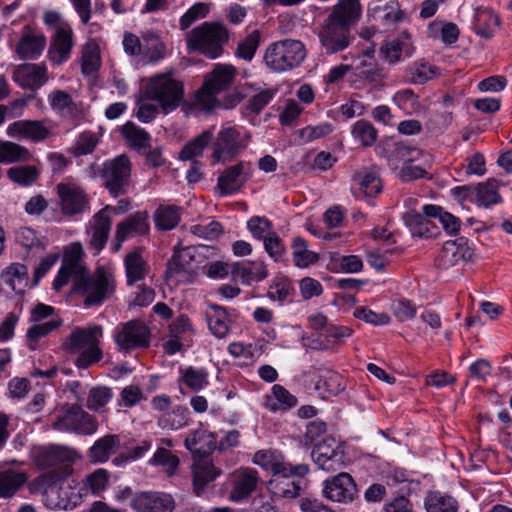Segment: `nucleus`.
Returning <instances> with one entry per match:
<instances>
[{"instance_id": "nucleus-25", "label": "nucleus", "mask_w": 512, "mask_h": 512, "mask_svg": "<svg viewBox=\"0 0 512 512\" xmlns=\"http://www.w3.org/2000/svg\"><path fill=\"white\" fill-rule=\"evenodd\" d=\"M71 490L72 488L69 485H61L60 487L56 485L49 486L43 494L45 506L54 510L74 509L80 503L81 495Z\"/></svg>"}, {"instance_id": "nucleus-52", "label": "nucleus", "mask_w": 512, "mask_h": 512, "mask_svg": "<svg viewBox=\"0 0 512 512\" xmlns=\"http://www.w3.org/2000/svg\"><path fill=\"white\" fill-rule=\"evenodd\" d=\"M180 381L189 389L199 391L208 385V373L192 366L180 369Z\"/></svg>"}, {"instance_id": "nucleus-1", "label": "nucleus", "mask_w": 512, "mask_h": 512, "mask_svg": "<svg viewBox=\"0 0 512 512\" xmlns=\"http://www.w3.org/2000/svg\"><path fill=\"white\" fill-rule=\"evenodd\" d=\"M115 290V275L103 266L96 268L93 273H81L74 282V291L83 298L86 307L103 304L114 295Z\"/></svg>"}, {"instance_id": "nucleus-20", "label": "nucleus", "mask_w": 512, "mask_h": 512, "mask_svg": "<svg viewBox=\"0 0 512 512\" xmlns=\"http://www.w3.org/2000/svg\"><path fill=\"white\" fill-rule=\"evenodd\" d=\"M74 46V33L70 24H63L51 36L48 58L54 65L66 62Z\"/></svg>"}, {"instance_id": "nucleus-63", "label": "nucleus", "mask_w": 512, "mask_h": 512, "mask_svg": "<svg viewBox=\"0 0 512 512\" xmlns=\"http://www.w3.org/2000/svg\"><path fill=\"white\" fill-rule=\"evenodd\" d=\"M293 290L291 282L284 276H279L273 279L270 285L267 296L273 301H284Z\"/></svg>"}, {"instance_id": "nucleus-30", "label": "nucleus", "mask_w": 512, "mask_h": 512, "mask_svg": "<svg viewBox=\"0 0 512 512\" xmlns=\"http://www.w3.org/2000/svg\"><path fill=\"white\" fill-rule=\"evenodd\" d=\"M216 437L213 433L196 429L188 434L185 439V447L194 455L204 457L216 448Z\"/></svg>"}, {"instance_id": "nucleus-4", "label": "nucleus", "mask_w": 512, "mask_h": 512, "mask_svg": "<svg viewBox=\"0 0 512 512\" xmlns=\"http://www.w3.org/2000/svg\"><path fill=\"white\" fill-rule=\"evenodd\" d=\"M236 69L231 65L217 64L206 75L202 88L197 92L195 103L201 109L211 110L216 107L217 94L228 89L234 82Z\"/></svg>"}, {"instance_id": "nucleus-38", "label": "nucleus", "mask_w": 512, "mask_h": 512, "mask_svg": "<svg viewBox=\"0 0 512 512\" xmlns=\"http://www.w3.org/2000/svg\"><path fill=\"white\" fill-rule=\"evenodd\" d=\"M45 46L46 37L43 34H26L16 45V53L21 60H36Z\"/></svg>"}, {"instance_id": "nucleus-27", "label": "nucleus", "mask_w": 512, "mask_h": 512, "mask_svg": "<svg viewBox=\"0 0 512 512\" xmlns=\"http://www.w3.org/2000/svg\"><path fill=\"white\" fill-rule=\"evenodd\" d=\"M259 482L258 472L252 468H239L233 474V487L229 499L234 502H241L249 497L256 489Z\"/></svg>"}, {"instance_id": "nucleus-3", "label": "nucleus", "mask_w": 512, "mask_h": 512, "mask_svg": "<svg viewBox=\"0 0 512 512\" xmlns=\"http://www.w3.org/2000/svg\"><path fill=\"white\" fill-rule=\"evenodd\" d=\"M228 38V30L222 24L205 22L190 31L187 44L191 50L215 59L222 54Z\"/></svg>"}, {"instance_id": "nucleus-11", "label": "nucleus", "mask_w": 512, "mask_h": 512, "mask_svg": "<svg viewBox=\"0 0 512 512\" xmlns=\"http://www.w3.org/2000/svg\"><path fill=\"white\" fill-rule=\"evenodd\" d=\"M52 428L60 432H73L80 435L94 434L98 429L96 419L78 405H71L59 414L52 423Z\"/></svg>"}, {"instance_id": "nucleus-32", "label": "nucleus", "mask_w": 512, "mask_h": 512, "mask_svg": "<svg viewBox=\"0 0 512 512\" xmlns=\"http://www.w3.org/2000/svg\"><path fill=\"white\" fill-rule=\"evenodd\" d=\"M221 474V470L208 460L200 459L192 466L193 489L199 496L206 486Z\"/></svg>"}, {"instance_id": "nucleus-10", "label": "nucleus", "mask_w": 512, "mask_h": 512, "mask_svg": "<svg viewBox=\"0 0 512 512\" xmlns=\"http://www.w3.org/2000/svg\"><path fill=\"white\" fill-rule=\"evenodd\" d=\"M203 247L189 246L175 249L172 258L167 264L166 274L169 278L180 277L190 280L195 276L204 262Z\"/></svg>"}, {"instance_id": "nucleus-2", "label": "nucleus", "mask_w": 512, "mask_h": 512, "mask_svg": "<svg viewBox=\"0 0 512 512\" xmlns=\"http://www.w3.org/2000/svg\"><path fill=\"white\" fill-rule=\"evenodd\" d=\"M306 55L305 45L301 41L284 39L267 46L264 62L274 72H286L300 66Z\"/></svg>"}, {"instance_id": "nucleus-29", "label": "nucleus", "mask_w": 512, "mask_h": 512, "mask_svg": "<svg viewBox=\"0 0 512 512\" xmlns=\"http://www.w3.org/2000/svg\"><path fill=\"white\" fill-rule=\"evenodd\" d=\"M381 189V180L375 173L362 171L352 177L351 192L356 198L376 196Z\"/></svg>"}, {"instance_id": "nucleus-12", "label": "nucleus", "mask_w": 512, "mask_h": 512, "mask_svg": "<svg viewBox=\"0 0 512 512\" xmlns=\"http://www.w3.org/2000/svg\"><path fill=\"white\" fill-rule=\"evenodd\" d=\"M252 461L264 470L272 472L275 476L281 475L284 478H289L293 475L303 477L309 472L308 465L299 464L291 466L284 461L281 453L273 450H260L256 452Z\"/></svg>"}, {"instance_id": "nucleus-34", "label": "nucleus", "mask_w": 512, "mask_h": 512, "mask_svg": "<svg viewBox=\"0 0 512 512\" xmlns=\"http://www.w3.org/2000/svg\"><path fill=\"white\" fill-rule=\"evenodd\" d=\"M124 266L128 285L143 280L149 273V265L142 256L141 248H135L125 256Z\"/></svg>"}, {"instance_id": "nucleus-28", "label": "nucleus", "mask_w": 512, "mask_h": 512, "mask_svg": "<svg viewBox=\"0 0 512 512\" xmlns=\"http://www.w3.org/2000/svg\"><path fill=\"white\" fill-rule=\"evenodd\" d=\"M361 10L359 0H339L326 19L341 27L345 26L351 31L352 26L356 24L361 16Z\"/></svg>"}, {"instance_id": "nucleus-55", "label": "nucleus", "mask_w": 512, "mask_h": 512, "mask_svg": "<svg viewBox=\"0 0 512 512\" xmlns=\"http://www.w3.org/2000/svg\"><path fill=\"white\" fill-rule=\"evenodd\" d=\"M315 388L319 391L327 392L330 395H337L344 389L342 376L332 370H325L316 383Z\"/></svg>"}, {"instance_id": "nucleus-64", "label": "nucleus", "mask_w": 512, "mask_h": 512, "mask_svg": "<svg viewBox=\"0 0 512 512\" xmlns=\"http://www.w3.org/2000/svg\"><path fill=\"white\" fill-rule=\"evenodd\" d=\"M209 12V5L198 2L189 8L180 18L179 24L182 30L188 29L195 21L206 17Z\"/></svg>"}, {"instance_id": "nucleus-5", "label": "nucleus", "mask_w": 512, "mask_h": 512, "mask_svg": "<svg viewBox=\"0 0 512 512\" xmlns=\"http://www.w3.org/2000/svg\"><path fill=\"white\" fill-rule=\"evenodd\" d=\"M113 339L121 353L143 350L150 347L151 330L144 321L133 319L119 323L114 329Z\"/></svg>"}, {"instance_id": "nucleus-45", "label": "nucleus", "mask_w": 512, "mask_h": 512, "mask_svg": "<svg viewBox=\"0 0 512 512\" xmlns=\"http://www.w3.org/2000/svg\"><path fill=\"white\" fill-rule=\"evenodd\" d=\"M422 211L427 217L438 218L447 233L454 234L459 231L461 221L451 213L444 211L442 207L432 204L424 205Z\"/></svg>"}, {"instance_id": "nucleus-44", "label": "nucleus", "mask_w": 512, "mask_h": 512, "mask_svg": "<svg viewBox=\"0 0 512 512\" xmlns=\"http://www.w3.org/2000/svg\"><path fill=\"white\" fill-rule=\"evenodd\" d=\"M33 158L32 153L20 144L11 141L0 143V162L5 164L29 162Z\"/></svg>"}, {"instance_id": "nucleus-60", "label": "nucleus", "mask_w": 512, "mask_h": 512, "mask_svg": "<svg viewBox=\"0 0 512 512\" xmlns=\"http://www.w3.org/2000/svg\"><path fill=\"white\" fill-rule=\"evenodd\" d=\"M352 134L363 146H372L377 139V131L367 121L360 120L353 125Z\"/></svg>"}, {"instance_id": "nucleus-36", "label": "nucleus", "mask_w": 512, "mask_h": 512, "mask_svg": "<svg viewBox=\"0 0 512 512\" xmlns=\"http://www.w3.org/2000/svg\"><path fill=\"white\" fill-rule=\"evenodd\" d=\"M297 405V398L282 385L275 384L265 396L264 406L272 411H286Z\"/></svg>"}, {"instance_id": "nucleus-56", "label": "nucleus", "mask_w": 512, "mask_h": 512, "mask_svg": "<svg viewBox=\"0 0 512 512\" xmlns=\"http://www.w3.org/2000/svg\"><path fill=\"white\" fill-rule=\"evenodd\" d=\"M48 100L51 108L63 115H73L77 110L76 104L74 103L72 97L63 90H54L50 93Z\"/></svg>"}, {"instance_id": "nucleus-41", "label": "nucleus", "mask_w": 512, "mask_h": 512, "mask_svg": "<svg viewBox=\"0 0 512 512\" xmlns=\"http://www.w3.org/2000/svg\"><path fill=\"white\" fill-rule=\"evenodd\" d=\"M27 475L22 471L6 469L0 471V498H11L26 483Z\"/></svg>"}, {"instance_id": "nucleus-21", "label": "nucleus", "mask_w": 512, "mask_h": 512, "mask_svg": "<svg viewBox=\"0 0 512 512\" xmlns=\"http://www.w3.org/2000/svg\"><path fill=\"white\" fill-rule=\"evenodd\" d=\"M149 230V216L146 211H138L130 215L116 226L115 250L118 251L124 241L136 236L146 235Z\"/></svg>"}, {"instance_id": "nucleus-9", "label": "nucleus", "mask_w": 512, "mask_h": 512, "mask_svg": "<svg viewBox=\"0 0 512 512\" xmlns=\"http://www.w3.org/2000/svg\"><path fill=\"white\" fill-rule=\"evenodd\" d=\"M77 454L75 450L61 445L39 447L34 451L33 459L41 469H53L59 477L71 473V466Z\"/></svg>"}, {"instance_id": "nucleus-17", "label": "nucleus", "mask_w": 512, "mask_h": 512, "mask_svg": "<svg viewBox=\"0 0 512 512\" xmlns=\"http://www.w3.org/2000/svg\"><path fill=\"white\" fill-rule=\"evenodd\" d=\"M343 456L340 442L332 435H325L312 450L314 462L326 471H334L342 463Z\"/></svg>"}, {"instance_id": "nucleus-50", "label": "nucleus", "mask_w": 512, "mask_h": 512, "mask_svg": "<svg viewBox=\"0 0 512 512\" xmlns=\"http://www.w3.org/2000/svg\"><path fill=\"white\" fill-rule=\"evenodd\" d=\"M61 324L62 321L59 318H51L45 322L34 323L27 330L26 336L29 348L31 350L36 349L37 341L58 329L61 326Z\"/></svg>"}, {"instance_id": "nucleus-51", "label": "nucleus", "mask_w": 512, "mask_h": 512, "mask_svg": "<svg viewBox=\"0 0 512 512\" xmlns=\"http://www.w3.org/2000/svg\"><path fill=\"white\" fill-rule=\"evenodd\" d=\"M154 221L157 229L172 230L180 221V209L177 206H160L155 211Z\"/></svg>"}, {"instance_id": "nucleus-14", "label": "nucleus", "mask_w": 512, "mask_h": 512, "mask_svg": "<svg viewBox=\"0 0 512 512\" xmlns=\"http://www.w3.org/2000/svg\"><path fill=\"white\" fill-rule=\"evenodd\" d=\"M322 493L332 502L348 504L358 496V489L352 476L341 472L323 482Z\"/></svg>"}, {"instance_id": "nucleus-61", "label": "nucleus", "mask_w": 512, "mask_h": 512, "mask_svg": "<svg viewBox=\"0 0 512 512\" xmlns=\"http://www.w3.org/2000/svg\"><path fill=\"white\" fill-rule=\"evenodd\" d=\"M393 101L408 114L416 112L420 107L418 96L412 89L399 90L393 96Z\"/></svg>"}, {"instance_id": "nucleus-16", "label": "nucleus", "mask_w": 512, "mask_h": 512, "mask_svg": "<svg viewBox=\"0 0 512 512\" xmlns=\"http://www.w3.org/2000/svg\"><path fill=\"white\" fill-rule=\"evenodd\" d=\"M63 214L74 216L89 210V198L84 189L75 183H59L56 186Z\"/></svg>"}, {"instance_id": "nucleus-33", "label": "nucleus", "mask_w": 512, "mask_h": 512, "mask_svg": "<svg viewBox=\"0 0 512 512\" xmlns=\"http://www.w3.org/2000/svg\"><path fill=\"white\" fill-rule=\"evenodd\" d=\"M210 332L217 338H225L230 331L231 319L225 308L211 304L205 311Z\"/></svg>"}, {"instance_id": "nucleus-23", "label": "nucleus", "mask_w": 512, "mask_h": 512, "mask_svg": "<svg viewBox=\"0 0 512 512\" xmlns=\"http://www.w3.org/2000/svg\"><path fill=\"white\" fill-rule=\"evenodd\" d=\"M472 250L467 245V240L459 238L446 241L437 258L436 265L442 269H448L458 264L466 262L472 257Z\"/></svg>"}, {"instance_id": "nucleus-31", "label": "nucleus", "mask_w": 512, "mask_h": 512, "mask_svg": "<svg viewBox=\"0 0 512 512\" xmlns=\"http://www.w3.org/2000/svg\"><path fill=\"white\" fill-rule=\"evenodd\" d=\"M0 279L3 285L16 294H23L29 284L28 269L23 264L12 263L2 270Z\"/></svg>"}, {"instance_id": "nucleus-54", "label": "nucleus", "mask_w": 512, "mask_h": 512, "mask_svg": "<svg viewBox=\"0 0 512 512\" xmlns=\"http://www.w3.org/2000/svg\"><path fill=\"white\" fill-rule=\"evenodd\" d=\"M150 465L161 466L168 476H173L179 466V458L165 448H158L149 460Z\"/></svg>"}, {"instance_id": "nucleus-46", "label": "nucleus", "mask_w": 512, "mask_h": 512, "mask_svg": "<svg viewBox=\"0 0 512 512\" xmlns=\"http://www.w3.org/2000/svg\"><path fill=\"white\" fill-rule=\"evenodd\" d=\"M291 248L293 262L299 268H306L319 260L318 254L309 250L307 242L301 237L293 239Z\"/></svg>"}, {"instance_id": "nucleus-53", "label": "nucleus", "mask_w": 512, "mask_h": 512, "mask_svg": "<svg viewBox=\"0 0 512 512\" xmlns=\"http://www.w3.org/2000/svg\"><path fill=\"white\" fill-rule=\"evenodd\" d=\"M380 53L383 55L384 59L390 64H395L401 61L403 53H406L407 57H410L412 54V52L410 51L409 44L399 39L387 41L385 44L382 45Z\"/></svg>"}, {"instance_id": "nucleus-42", "label": "nucleus", "mask_w": 512, "mask_h": 512, "mask_svg": "<svg viewBox=\"0 0 512 512\" xmlns=\"http://www.w3.org/2000/svg\"><path fill=\"white\" fill-rule=\"evenodd\" d=\"M424 506L427 512H457V500L441 491H430L424 499Z\"/></svg>"}, {"instance_id": "nucleus-49", "label": "nucleus", "mask_w": 512, "mask_h": 512, "mask_svg": "<svg viewBox=\"0 0 512 512\" xmlns=\"http://www.w3.org/2000/svg\"><path fill=\"white\" fill-rule=\"evenodd\" d=\"M212 139L213 132L211 130L203 131L182 148L179 158L183 161H187L201 156L205 147L212 141Z\"/></svg>"}, {"instance_id": "nucleus-7", "label": "nucleus", "mask_w": 512, "mask_h": 512, "mask_svg": "<svg viewBox=\"0 0 512 512\" xmlns=\"http://www.w3.org/2000/svg\"><path fill=\"white\" fill-rule=\"evenodd\" d=\"M249 139L242 128L222 126L213 142L212 158L215 162L231 161L247 147Z\"/></svg>"}, {"instance_id": "nucleus-39", "label": "nucleus", "mask_w": 512, "mask_h": 512, "mask_svg": "<svg viewBox=\"0 0 512 512\" xmlns=\"http://www.w3.org/2000/svg\"><path fill=\"white\" fill-rule=\"evenodd\" d=\"M120 445L118 435H105L95 441L89 449L88 456L93 463H104L114 454Z\"/></svg>"}, {"instance_id": "nucleus-6", "label": "nucleus", "mask_w": 512, "mask_h": 512, "mask_svg": "<svg viewBox=\"0 0 512 512\" xmlns=\"http://www.w3.org/2000/svg\"><path fill=\"white\" fill-rule=\"evenodd\" d=\"M148 99L157 101L165 111L175 109L183 97L182 83L168 74L150 78L144 91Z\"/></svg>"}, {"instance_id": "nucleus-62", "label": "nucleus", "mask_w": 512, "mask_h": 512, "mask_svg": "<svg viewBox=\"0 0 512 512\" xmlns=\"http://www.w3.org/2000/svg\"><path fill=\"white\" fill-rule=\"evenodd\" d=\"M352 332V329L347 326H338L330 323V325L327 326L326 332H322L321 334L326 339V343L323 345V348L329 349L335 344L342 343L343 339L352 335Z\"/></svg>"}, {"instance_id": "nucleus-37", "label": "nucleus", "mask_w": 512, "mask_h": 512, "mask_svg": "<svg viewBox=\"0 0 512 512\" xmlns=\"http://www.w3.org/2000/svg\"><path fill=\"white\" fill-rule=\"evenodd\" d=\"M500 24L499 17L488 8H477L474 14L473 28L477 35L491 38Z\"/></svg>"}, {"instance_id": "nucleus-48", "label": "nucleus", "mask_w": 512, "mask_h": 512, "mask_svg": "<svg viewBox=\"0 0 512 512\" xmlns=\"http://www.w3.org/2000/svg\"><path fill=\"white\" fill-rule=\"evenodd\" d=\"M7 177L20 186H30L40 176V169L35 165H18L7 169Z\"/></svg>"}, {"instance_id": "nucleus-40", "label": "nucleus", "mask_w": 512, "mask_h": 512, "mask_svg": "<svg viewBox=\"0 0 512 512\" xmlns=\"http://www.w3.org/2000/svg\"><path fill=\"white\" fill-rule=\"evenodd\" d=\"M232 274L243 284H250L253 281L258 282L265 279L268 276V271L263 262L237 263L233 266Z\"/></svg>"}, {"instance_id": "nucleus-43", "label": "nucleus", "mask_w": 512, "mask_h": 512, "mask_svg": "<svg viewBox=\"0 0 512 512\" xmlns=\"http://www.w3.org/2000/svg\"><path fill=\"white\" fill-rule=\"evenodd\" d=\"M427 218L428 217L423 213L422 210L419 211L417 209L406 211L403 214V220L406 226L410 228L411 233L414 236L419 237L432 236V231L430 230L432 223Z\"/></svg>"}, {"instance_id": "nucleus-35", "label": "nucleus", "mask_w": 512, "mask_h": 512, "mask_svg": "<svg viewBox=\"0 0 512 512\" xmlns=\"http://www.w3.org/2000/svg\"><path fill=\"white\" fill-rule=\"evenodd\" d=\"M423 157H425V155L418 148L397 142L394 144L388 156V161L394 169H398L412 163L420 162Z\"/></svg>"}, {"instance_id": "nucleus-22", "label": "nucleus", "mask_w": 512, "mask_h": 512, "mask_svg": "<svg viewBox=\"0 0 512 512\" xmlns=\"http://www.w3.org/2000/svg\"><path fill=\"white\" fill-rule=\"evenodd\" d=\"M454 193L463 199H473L483 207H490L491 205L501 202V196L498 192V184L494 180L478 184L476 187L472 186H458L453 189Z\"/></svg>"}, {"instance_id": "nucleus-19", "label": "nucleus", "mask_w": 512, "mask_h": 512, "mask_svg": "<svg viewBox=\"0 0 512 512\" xmlns=\"http://www.w3.org/2000/svg\"><path fill=\"white\" fill-rule=\"evenodd\" d=\"M13 81L23 89L36 91L49 79L44 63H24L18 65L12 73Z\"/></svg>"}, {"instance_id": "nucleus-13", "label": "nucleus", "mask_w": 512, "mask_h": 512, "mask_svg": "<svg viewBox=\"0 0 512 512\" xmlns=\"http://www.w3.org/2000/svg\"><path fill=\"white\" fill-rule=\"evenodd\" d=\"M318 38L323 52L327 55L346 50L355 40L351 31L326 19L319 29Z\"/></svg>"}, {"instance_id": "nucleus-47", "label": "nucleus", "mask_w": 512, "mask_h": 512, "mask_svg": "<svg viewBox=\"0 0 512 512\" xmlns=\"http://www.w3.org/2000/svg\"><path fill=\"white\" fill-rule=\"evenodd\" d=\"M351 66V70H354L356 75L360 78L366 79L370 82H375L380 79V69L376 60L370 54H364L358 57L355 63Z\"/></svg>"}, {"instance_id": "nucleus-58", "label": "nucleus", "mask_w": 512, "mask_h": 512, "mask_svg": "<svg viewBox=\"0 0 512 512\" xmlns=\"http://www.w3.org/2000/svg\"><path fill=\"white\" fill-rule=\"evenodd\" d=\"M260 32L258 30L252 31L241 42H239L236 49V56L246 61H251L260 44Z\"/></svg>"}, {"instance_id": "nucleus-8", "label": "nucleus", "mask_w": 512, "mask_h": 512, "mask_svg": "<svg viewBox=\"0 0 512 512\" xmlns=\"http://www.w3.org/2000/svg\"><path fill=\"white\" fill-rule=\"evenodd\" d=\"M131 166V162L125 154L106 160L102 164L100 176L104 186L113 197L124 195L127 192L131 179Z\"/></svg>"}, {"instance_id": "nucleus-57", "label": "nucleus", "mask_w": 512, "mask_h": 512, "mask_svg": "<svg viewBox=\"0 0 512 512\" xmlns=\"http://www.w3.org/2000/svg\"><path fill=\"white\" fill-rule=\"evenodd\" d=\"M113 392L105 386H97L89 391L87 408L95 412H103L106 404L112 399Z\"/></svg>"}, {"instance_id": "nucleus-59", "label": "nucleus", "mask_w": 512, "mask_h": 512, "mask_svg": "<svg viewBox=\"0 0 512 512\" xmlns=\"http://www.w3.org/2000/svg\"><path fill=\"white\" fill-rule=\"evenodd\" d=\"M122 134L130 146L143 148L148 145L149 135L146 131L132 122H127L122 128Z\"/></svg>"}, {"instance_id": "nucleus-26", "label": "nucleus", "mask_w": 512, "mask_h": 512, "mask_svg": "<svg viewBox=\"0 0 512 512\" xmlns=\"http://www.w3.org/2000/svg\"><path fill=\"white\" fill-rule=\"evenodd\" d=\"M102 336L101 326L76 327L62 343V348L68 353H79L95 343H99Z\"/></svg>"}, {"instance_id": "nucleus-18", "label": "nucleus", "mask_w": 512, "mask_h": 512, "mask_svg": "<svg viewBox=\"0 0 512 512\" xmlns=\"http://www.w3.org/2000/svg\"><path fill=\"white\" fill-rule=\"evenodd\" d=\"M253 166L250 162L240 161L227 167L218 177L217 187L222 195H230L239 191L250 179Z\"/></svg>"}, {"instance_id": "nucleus-24", "label": "nucleus", "mask_w": 512, "mask_h": 512, "mask_svg": "<svg viewBox=\"0 0 512 512\" xmlns=\"http://www.w3.org/2000/svg\"><path fill=\"white\" fill-rule=\"evenodd\" d=\"M6 133L10 138L26 139L34 143L46 140L51 132L41 121L17 120L7 126Z\"/></svg>"}, {"instance_id": "nucleus-15", "label": "nucleus", "mask_w": 512, "mask_h": 512, "mask_svg": "<svg viewBox=\"0 0 512 512\" xmlns=\"http://www.w3.org/2000/svg\"><path fill=\"white\" fill-rule=\"evenodd\" d=\"M130 506L136 512H173L176 503L169 493L143 491L132 495Z\"/></svg>"}]
</instances>
